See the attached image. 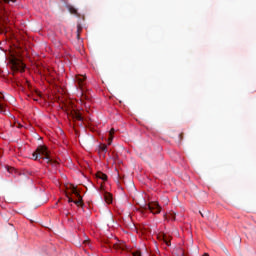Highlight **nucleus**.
<instances>
[{"label": "nucleus", "mask_w": 256, "mask_h": 256, "mask_svg": "<svg viewBox=\"0 0 256 256\" xmlns=\"http://www.w3.org/2000/svg\"><path fill=\"white\" fill-rule=\"evenodd\" d=\"M114 249H116V251H125L127 250V245L123 242H119V243H115L113 244Z\"/></svg>", "instance_id": "6e6552de"}, {"label": "nucleus", "mask_w": 256, "mask_h": 256, "mask_svg": "<svg viewBox=\"0 0 256 256\" xmlns=\"http://www.w3.org/2000/svg\"><path fill=\"white\" fill-rule=\"evenodd\" d=\"M72 119H75L76 121H83V116L81 115V113H79L77 111H73Z\"/></svg>", "instance_id": "9d476101"}, {"label": "nucleus", "mask_w": 256, "mask_h": 256, "mask_svg": "<svg viewBox=\"0 0 256 256\" xmlns=\"http://www.w3.org/2000/svg\"><path fill=\"white\" fill-rule=\"evenodd\" d=\"M104 201L108 204L111 205L113 203V196L109 192L104 193Z\"/></svg>", "instance_id": "1a4fd4ad"}, {"label": "nucleus", "mask_w": 256, "mask_h": 256, "mask_svg": "<svg viewBox=\"0 0 256 256\" xmlns=\"http://www.w3.org/2000/svg\"><path fill=\"white\" fill-rule=\"evenodd\" d=\"M133 256H141V251H135L132 254Z\"/></svg>", "instance_id": "6ab92c4d"}, {"label": "nucleus", "mask_w": 256, "mask_h": 256, "mask_svg": "<svg viewBox=\"0 0 256 256\" xmlns=\"http://www.w3.org/2000/svg\"><path fill=\"white\" fill-rule=\"evenodd\" d=\"M164 217L168 221H175L176 214H175V212H170L168 214H165Z\"/></svg>", "instance_id": "9b49d317"}, {"label": "nucleus", "mask_w": 256, "mask_h": 256, "mask_svg": "<svg viewBox=\"0 0 256 256\" xmlns=\"http://www.w3.org/2000/svg\"><path fill=\"white\" fill-rule=\"evenodd\" d=\"M32 155L34 161H37V159H46L47 163H50L52 167L59 166V162H57V160H54L49 155V150L45 146H38L36 151Z\"/></svg>", "instance_id": "f257e3e1"}, {"label": "nucleus", "mask_w": 256, "mask_h": 256, "mask_svg": "<svg viewBox=\"0 0 256 256\" xmlns=\"http://www.w3.org/2000/svg\"><path fill=\"white\" fill-rule=\"evenodd\" d=\"M163 239H164L166 245L169 247L171 245V241L167 240V236L166 235L163 236Z\"/></svg>", "instance_id": "a211bd4d"}, {"label": "nucleus", "mask_w": 256, "mask_h": 256, "mask_svg": "<svg viewBox=\"0 0 256 256\" xmlns=\"http://www.w3.org/2000/svg\"><path fill=\"white\" fill-rule=\"evenodd\" d=\"M72 193L78 198V200H73V198L67 196L68 203H74V205H77V207H83V197H81V194L77 192V188L73 187Z\"/></svg>", "instance_id": "423d86ee"}, {"label": "nucleus", "mask_w": 256, "mask_h": 256, "mask_svg": "<svg viewBox=\"0 0 256 256\" xmlns=\"http://www.w3.org/2000/svg\"><path fill=\"white\" fill-rule=\"evenodd\" d=\"M86 79H87V77H85L83 75H77L75 78V82H76L77 87H79V89L81 90L82 99L89 101V96L84 93Z\"/></svg>", "instance_id": "20e7f679"}, {"label": "nucleus", "mask_w": 256, "mask_h": 256, "mask_svg": "<svg viewBox=\"0 0 256 256\" xmlns=\"http://www.w3.org/2000/svg\"><path fill=\"white\" fill-rule=\"evenodd\" d=\"M81 31H83V26L81 24H77V39L81 41Z\"/></svg>", "instance_id": "4468645a"}, {"label": "nucleus", "mask_w": 256, "mask_h": 256, "mask_svg": "<svg viewBox=\"0 0 256 256\" xmlns=\"http://www.w3.org/2000/svg\"><path fill=\"white\" fill-rule=\"evenodd\" d=\"M200 215H201V217H205V215L203 213H201V212H200Z\"/></svg>", "instance_id": "4be33fe9"}, {"label": "nucleus", "mask_w": 256, "mask_h": 256, "mask_svg": "<svg viewBox=\"0 0 256 256\" xmlns=\"http://www.w3.org/2000/svg\"><path fill=\"white\" fill-rule=\"evenodd\" d=\"M3 3H6L9 5V3H17V0H0V5H3ZM9 23V16L7 14V10L3 8V6L0 7V33H3V27Z\"/></svg>", "instance_id": "f03ea898"}, {"label": "nucleus", "mask_w": 256, "mask_h": 256, "mask_svg": "<svg viewBox=\"0 0 256 256\" xmlns=\"http://www.w3.org/2000/svg\"><path fill=\"white\" fill-rule=\"evenodd\" d=\"M99 151H102V153H107V146H106V144H100L99 145Z\"/></svg>", "instance_id": "dca6fc26"}, {"label": "nucleus", "mask_w": 256, "mask_h": 256, "mask_svg": "<svg viewBox=\"0 0 256 256\" xmlns=\"http://www.w3.org/2000/svg\"><path fill=\"white\" fill-rule=\"evenodd\" d=\"M66 8L68 9L69 13H71V15H77V10L75 7L71 6V4H66Z\"/></svg>", "instance_id": "f8f14e48"}, {"label": "nucleus", "mask_w": 256, "mask_h": 256, "mask_svg": "<svg viewBox=\"0 0 256 256\" xmlns=\"http://www.w3.org/2000/svg\"><path fill=\"white\" fill-rule=\"evenodd\" d=\"M115 133V129L112 128L109 132V138H108V145H111V143H113V135Z\"/></svg>", "instance_id": "2eb2a0df"}, {"label": "nucleus", "mask_w": 256, "mask_h": 256, "mask_svg": "<svg viewBox=\"0 0 256 256\" xmlns=\"http://www.w3.org/2000/svg\"><path fill=\"white\" fill-rule=\"evenodd\" d=\"M224 251H227V248H224Z\"/></svg>", "instance_id": "5701e85b"}, {"label": "nucleus", "mask_w": 256, "mask_h": 256, "mask_svg": "<svg viewBox=\"0 0 256 256\" xmlns=\"http://www.w3.org/2000/svg\"><path fill=\"white\" fill-rule=\"evenodd\" d=\"M144 209L152 212L153 215H159V213H161L159 202H149L148 204H145Z\"/></svg>", "instance_id": "39448f33"}, {"label": "nucleus", "mask_w": 256, "mask_h": 256, "mask_svg": "<svg viewBox=\"0 0 256 256\" xmlns=\"http://www.w3.org/2000/svg\"><path fill=\"white\" fill-rule=\"evenodd\" d=\"M35 93H36V95H33L32 99L34 101H39V98L41 97V92L36 91Z\"/></svg>", "instance_id": "f3484780"}, {"label": "nucleus", "mask_w": 256, "mask_h": 256, "mask_svg": "<svg viewBox=\"0 0 256 256\" xmlns=\"http://www.w3.org/2000/svg\"><path fill=\"white\" fill-rule=\"evenodd\" d=\"M60 1H62V3H65V5H68L69 3V0H60Z\"/></svg>", "instance_id": "aec40b11"}, {"label": "nucleus", "mask_w": 256, "mask_h": 256, "mask_svg": "<svg viewBox=\"0 0 256 256\" xmlns=\"http://www.w3.org/2000/svg\"><path fill=\"white\" fill-rule=\"evenodd\" d=\"M179 139H180V141H183V133L179 134Z\"/></svg>", "instance_id": "412c9836"}, {"label": "nucleus", "mask_w": 256, "mask_h": 256, "mask_svg": "<svg viewBox=\"0 0 256 256\" xmlns=\"http://www.w3.org/2000/svg\"><path fill=\"white\" fill-rule=\"evenodd\" d=\"M9 65L12 71H25V64L23 61L15 55H11L9 58Z\"/></svg>", "instance_id": "7ed1b4c3"}, {"label": "nucleus", "mask_w": 256, "mask_h": 256, "mask_svg": "<svg viewBox=\"0 0 256 256\" xmlns=\"http://www.w3.org/2000/svg\"><path fill=\"white\" fill-rule=\"evenodd\" d=\"M96 177L97 179H101L102 181H107V174L103 172H97Z\"/></svg>", "instance_id": "ddd939ff"}, {"label": "nucleus", "mask_w": 256, "mask_h": 256, "mask_svg": "<svg viewBox=\"0 0 256 256\" xmlns=\"http://www.w3.org/2000/svg\"><path fill=\"white\" fill-rule=\"evenodd\" d=\"M3 101H5V95L0 92V113H6L7 111L6 105Z\"/></svg>", "instance_id": "0eeeda50"}]
</instances>
